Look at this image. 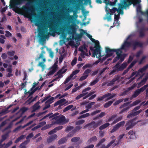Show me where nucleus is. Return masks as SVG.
Wrapping results in <instances>:
<instances>
[{
    "label": "nucleus",
    "instance_id": "50",
    "mask_svg": "<svg viewBox=\"0 0 148 148\" xmlns=\"http://www.w3.org/2000/svg\"><path fill=\"white\" fill-rule=\"evenodd\" d=\"M80 139L79 137H74L71 139V141L72 142H75L78 141Z\"/></svg>",
    "mask_w": 148,
    "mask_h": 148
},
{
    "label": "nucleus",
    "instance_id": "22",
    "mask_svg": "<svg viewBox=\"0 0 148 148\" xmlns=\"http://www.w3.org/2000/svg\"><path fill=\"white\" fill-rule=\"evenodd\" d=\"M39 101H38L33 106V110L32 111V112H34L40 108L41 107L39 105Z\"/></svg>",
    "mask_w": 148,
    "mask_h": 148
},
{
    "label": "nucleus",
    "instance_id": "54",
    "mask_svg": "<svg viewBox=\"0 0 148 148\" xmlns=\"http://www.w3.org/2000/svg\"><path fill=\"white\" fill-rule=\"evenodd\" d=\"M106 141V139L104 138H102L98 143L97 145V147H98L102 143Z\"/></svg>",
    "mask_w": 148,
    "mask_h": 148
},
{
    "label": "nucleus",
    "instance_id": "57",
    "mask_svg": "<svg viewBox=\"0 0 148 148\" xmlns=\"http://www.w3.org/2000/svg\"><path fill=\"white\" fill-rule=\"evenodd\" d=\"M91 70L90 69H87L84 71L83 73V75H87L88 77V73H90L91 72Z\"/></svg>",
    "mask_w": 148,
    "mask_h": 148
},
{
    "label": "nucleus",
    "instance_id": "63",
    "mask_svg": "<svg viewBox=\"0 0 148 148\" xmlns=\"http://www.w3.org/2000/svg\"><path fill=\"white\" fill-rule=\"evenodd\" d=\"M99 136L101 137H103L104 135L105 132L101 130L99 132Z\"/></svg>",
    "mask_w": 148,
    "mask_h": 148
},
{
    "label": "nucleus",
    "instance_id": "42",
    "mask_svg": "<svg viewBox=\"0 0 148 148\" xmlns=\"http://www.w3.org/2000/svg\"><path fill=\"white\" fill-rule=\"evenodd\" d=\"M67 140L65 138H61L58 141V144L60 145L64 143H65Z\"/></svg>",
    "mask_w": 148,
    "mask_h": 148
},
{
    "label": "nucleus",
    "instance_id": "32",
    "mask_svg": "<svg viewBox=\"0 0 148 148\" xmlns=\"http://www.w3.org/2000/svg\"><path fill=\"white\" fill-rule=\"evenodd\" d=\"M125 123V121H122L121 122L115 125L118 128V129H119L121 127H122L123 126Z\"/></svg>",
    "mask_w": 148,
    "mask_h": 148
},
{
    "label": "nucleus",
    "instance_id": "31",
    "mask_svg": "<svg viewBox=\"0 0 148 148\" xmlns=\"http://www.w3.org/2000/svg\"><path fill=\"white\" fill-rule=\"evenodd\" d=\"M135 132L132 130H131L129 131L128 133V134L129 135H131L130 136V138L133 139L134 138L135 136Z\"/></svg>",
    "mask_w": 148,
    "mask_h": 148
},
{
    "label": "nucleus",
    "instance_id": "18",
    "mask_svg": "<svg viewBox=\"0 0 148 148\" xmlns=\"http://www.w3.org/2000/svg\"><path fill=\"white\" fill-rule=\"evenodd\" d=\"M104 95L105 98H107L106 101H108L115 97L116 96V94L115 93L111 94V93H108L105 94Z\"/></svg>",
    "mask_w": 148,
    "mask_h": 148
},
{
    "label": "nucleus",
    "instance_id": "48",
    "mask_svg": "<svg viewBox=\"0 0 148 148\" xmlns=\"http://www.w3.org/2000/svg\"><path fill=\"white\" fill-rule=\"evenodd\" d=\"M8 108H7L5 110H3L1 112H0V116H1L3 115V114H5L8 113Z\"/></svg>",
    "mask_w": 148,
    "mask_h": 148
},
{
    "label": "nucleus",
    "instance_id": "44",
    "mask_svg": "<svg viewBox=\"0 0 148 148\" xmlns=\"http://www.w3.org/2000/svg\"><path fill=\"white\" fill-rule=\"evenodd\" d=\"M53 114L52 113H51L49 114H48L46 115V116H44V117L41 119V120H43L45 119L47 117H49V119H51L53 117V116H51V115Z\"/></svg>",
    "mask_w": 148,
    "mask_h": 148
},
{
    "label": "nucleus",
    "instance_id": "43",
    "mask_svg": "<svg viewBox=\"0 0 148 148\" xmlns=\"http://www.w3.org/2000/svg\"><path fill=\"white\" fill-rule=\"evenodd\" d=\"M73 107V105H69L64 108V109L63 110V112H65L69 110L70 109H71Z\"/></svg>",
    "mask_w": 148,
    "mask_h": 148
},
{
    "label": "nucleus",
    "instance_id": "46",
    "mask_svg": "<svg viewBox=\"0 0 148 148\" xmlns=\"http://www.w3.org/2000/svg\"><path fill=\"white\" fill-rule=\"evenodd\" d=\"M42 62H39L38 66L41 67L43 69H44L45 67V65L44 64L45 62H44L42 60Z\"/></svg>",
    "mask_w": 148,
    "mask_h": 148
},
{
    "label": "nucleus",
    "instance_id": "8",
    "mask_svg": "<svg viewBox=\"0 0 148 148\" xmlns=\"http://www.w3.org/2000/svg\"><path fill=\"white\" fill-rule=\"evenodd\" d=\"M103 123V120L101 119L97 121H93L86 124L84 127V128H86L88 126L90 125L92 127L95 129L97 128L99 126L102 124Z\"/></svg>",
    "mask_w": 148,
    "mask_h": 148
},
{
    "label": "nucleus",
    "instance_id": "56",
    "mask_svg": "<svg viewBox=\"0 0 148 148\" xmlns=\"http://www.w3.org/2000/svg\"><path fill=\"white\" fill-rule=\"evenodd\" d=\"M143 21V19L141 18H139L138 21L136 23V25L137 26L138 28L139 27L140 25H142V22Z\"/></svg>",
    "mask_w": 148,
    "mask_h": 148
},
{
    "label": "nucleus",
    "instance_id": "7",
    "mask_svg": "<svg viewBox=\"0 0 148 148\" xmlns=\"http://www.w3.org/2000/svg\"><path fill=\"white\" fill-rule=\"evenodd\" d=\"M22 12L24 16L29 18H32V16L34 14V9L30 8L23 6L21 9Z\"/></svg>",
    "mask_w": 148,
    "mask_h": 148
},
{
    "label": "nucleus",
    "instance_id": "12",
    "mask_svg": "<svg viewBox=\"0 0 148 148\" xmlns=\"http://www.w3.org/2000/svg\"><path fill=\"white\" fill-rule=\"evenodd\" d=\"M67 70V69H64V67H63L62 69L60 70L57 73V75H57L58 76L56 78L54 79L52 82H54L55 81L57 80L60 78L62 77V74L66 72Z\"/></svg>",
    "mask_w": 148,
    "mask_h": 148
},
{
    "label": "nucleus",
    "instance_id": "9",
    "mask_svg": "<svg viewBox=\"0 0 148 148\" xmlns=\"http://www.w3.org/2000/svg\"><path fill=\"white\" fill-rule=\"evenodd\" d=\"M148 68V64L146 65L145 66H144L143 68L140 69L138 72H133L131 74V76L130 77H132L136 75V76H137L138 75L141 77H142L143 75V72L147 68Z\"/></svg>",
    "mask_w": 148,
    "mask_h": 148
},
{
    "label": "nucleus",
    "instance_id": "6",
    "mask_svg": "<svg viewBox=\"0 0 148 148\" xmlns=\"http://www.w3.org/2000/svg\"><path fill=\"white\" fill-rule=\"evenodd\" d=\"M86 35L90 39V40L93 42L95 43L96 45V48L94 51L92 56L95 57L96 56L97 58L101 57V56L99 49L100 46L99 41H96L95 39L92 38V36L86 33Z\"/></svg>",
    "mask_w": 148,
    "mask_h": 148
},
{
    "label": "nucleus",
    "instance_id": "3",
    "mask_svg": "<svg viewBox=\"0 0 148 148\" xmlns=\"http://www.w3.org/2000/svg\"><path fill=\"white\" fill-rule=\"evenodd\" d=\"M123 8V4H121V3L119 4L118 9L116 8H113L112 9H110L108 7V5H107L106 7V10L107 12V14L105 17L104 18V19L107 20L108 21H110L111 19V14H113L116 11L118 13V14L117 15L114 14V23L116 22L119 25L118 21L120 18V14H123V12L122 10Z\"/></svg>",
    "mask_w": 148,
    "mask_h": 148
},
{
    "label": "nucleus",
    "instance_id": "4",
    "mask_svg": "<svg viewBox=\"0 0 148 148\" xmlns=\"http://www.w3.org/2000/svg\"><path fill=\"white\" fill-rule=\"evenodd\" d=\"M116 55L117 56L114 59L113 62L114 63L115 62L119 59H120V60L114 67V69L110 73V75L114 73H116L118 71L123 70L126 67L127 64V63H124L121 66H119V65L124 60L126 55L124 54H123L122 51H119L116 52Z\"/></svg>",
    "mask_w": 148,
    "mask_h": 148
},
{
    "label": "nucleus",
    "instance_id": "60",
    "mask_svg": "<svg viewBox=\"0 0 148 148\" xmlns=\"http://www.w3.org/2000/svg\"><path fill=\"white\" fill-rule=\"evenodd\" d=\"M73 76H71V75L69 76L68 77L65 81L64 82V83L66 84V83H68L70 81V80L71 79V78L73 77Z\"/></svg>",
    "mask_w": 148,
    "mask_h": 148
},
{
    "label": "nucleus",
    "instance_id": "16",
    "mask_svg": "<svg viewBox=\"0 0 148 148\" xmlns=\"http://www.w3.org/2000/svg\"><path fill=\"white\" fill-rule=\"evenodd\" d=\"M56 119L58 120L59 123L63 124L68 122L69 121V119H66L65 117L63 116H60L57 117Z\"/></svg>",
    "mask_w": 148,
    "mask_h": 148
},
{
    "label": "nucleus",
    "instance_id": "23",
    "mask_svg": "<svg viewBox=\"0 0 148 148\" xmlns=\"http://www.w3.org/2000/svg\"><path fill=\"white\" fill-rule=\"evenodd\" d=\"M119 78V76L118 75H116L115 77L112 79V80L110 81V82L107 84L108 86H110L114 84V82L118 80Z\"/></svg>",
    "mask_w": 148,
    "mask_h": 148
},
{
    "label": "nucleus",
    "instance_id": "36",
    "mask_svg": "<svg viewBox=\"0 0 148 148\" xmlns=\"http://www.w3.org/2000/svg\"><path fill=\"white\" fill-rule=\"evenodd\" d=\"M141 101L139 100H137L134 101L130 105V107L138 105L140 103Z\"/></svg>",
    "mask_w": 148,
    "mask_h": 148
},
{
    "label": "nucleus",
    "instance_id": "30",
    "mask_svg": "<svg viewBox=\"0 0 148 148\" xmlns=\"http://www.w3.org/2000/svg\"><path fill=\"white\" fill-rule=\"evenodd\" d=\"M110 125V123H107L100 126L99 129L100 130H102L105 129Z\"/></svg>",
    "mask_w": 148,
    "mask_h": 148
},
{
    "label": "nucleus",
    "instance_id": "19",
    "mask_svg": "<svg viewBox=\"0 0 148 148\" xmlns=\"http://www.w3.org/2000/svg\"><path fill=\"white\" fill-rule=\"evenodd\" d=\"M67 103L65 99H62L56 102L54 104V106H56L58 105H60V106L64 105Z\"/></svg>",
    "mask_w": 148,
    "mask_h": 148
},
{
    "label": "nucleus",
    "instance_id": "53",
    "mask_svg": "<svg viewBox=\"0 0 148 148\" xmlns=\"http://www.w3.org/2000/svg\"><path fill=\"white\" fill-rule=\"evenodd\" d=\"M148 87V84L146 85H145L144 86L142 87L140 89H138L139 90V91L140 92H141L143 91L145 89H146Z\"/></svg>",
    "mask_w": 148,
    "mask_h": 148
},
{
    "label": "nucleus",
    "instance_id": "34",
    "mask_svg": "<svg viewBox=\"0 0 148 148\" xmlns=\"http://www.w3.org/2000/svg\"><path fill=\"white\" fill-rule=\"evenodd\" d=\"M47 50L49 52V56L50 57L52 58H53L54 57L53 52L52 51L51 49H49L48 48H47Z\"/></svg>",
    "mask_w": 148,
    "mask_h": 148
},
{
    "label": "nucleus",
    "instance_id": "26",
    "mask_svg": "<svg viewBox=\"0 0 148 148\" xmlns=\"http://www.w3.org/2000/svg\"><path fill=\"white\" fill-rule=\"evenodd\" d=\"M8 137V134H5L2 136V139L0 140V148H2V145H1L2 143Z\"/></svg>",
    "mask_w": 148,
    "mask_h": 148
},
{
    "label": "nucleus",
    "instance_id": "27",
    "mask_svg": "<svg viewBox=\"0 0 148 148\" xmlns=\"http://www.w3.org/2000/svg\"><path fill=\"white\" fill-rule=\"evenodd\" d=\"M106 113L104 112H101L100 114L99 115H97V116H95L93 118V120L94 121L96 120H97L99 118H102L106 115Z\"/></svg>",
    "mask_w": 148,
    "mask_h": 148
},
{
    "label": "nucleus",
    "instance_id": "52",
    "mask_svg": "<svg viewBox=\"0 0 148 148\" xmlns=\"http://www.w3.org/2000/svg\"><path fill=\"white\" fill-rule=\"evenodd\" d=\"M37 97H38V96H36L35 97H34L32 99H32V97H31L30 98H29V99H28V100L27 101H30V102H29V103L30 104L33 101H35L36 99L37 98Z\"/></svg>",
    "mask_w": 148,
    "mask_h": 148
},
{
    "label": "nucleus",
    "instance_id": "58",
    "mask_svg": "<svg viewBox=\"0 0 148 148\" xmlns=\"http://www.w3.org/2000/svg\"><path fill=\"white\" fill-rule=\"evenodd\" d=\"M54 99V98L52 97L49 99L46 102V103H48L50 104L53 102Z\"/></svg>",
    "mask_w": 148,
    "mask_h": 148
},
{
    "label": "nucleus",
    "instance_id": "38",
    "mask_svg": "<svg viewBox=\"0 0 148 148\" xmlns=\"http://www.w3.org/2000/svg\"><path fill=\"white\" fill-rule=\"evenodd\" d=\"M12 143V141H10L7 144H4L3 145H2V147L4 146V148H8V147L10 146Z\"/></svg>",
    "mask_w": 148,
    "mask_h": 148
},
{
    "label": "nucleus",
    "instance_id": "49",
    "mask_svg": "<svg viewBox=\"0 0 148 148\" xmlns=\"http://www.w3.org/2000/svg\"><path fill=\"white\" fill-rule=\"evenodd\" d=\"M139 90L138 89L135 92L134 94L132 95L133 97H136L140 94V92Z\"/></svg>",
    "mask_w": 148,
    "mask_h": 148
},
{
    "label": "nucleus",
    "instance_id": "5",
    "mask_svg": "<svg viewBox=\"0 0 148 148\" xmlns=\"http://www.w3.org/2000/svg\"><path fill=\"white\" fill-rule=\"evenodd\" d=\"M77 17V15H76V18L74 19L73 15H70L69 14L67 15L66 18L69 21L68 22L67 28L69 29V34L73 35L74 33L76 26L75 23Z\"/></svg>",
    "mask_w": 148,
    "mask_h": 148
},
{
    "label": "nucleus",
    "instance_id": "24",
    "mask_svg": "<svg viewBox=\"0 0 148 148\" xmlns=\"http://www.w3.org/2000/svg\"><path fill=\"white\" fill-rule=\"evenodd\" d=\"M148 78V73L147 74L145 77L143 79L141 82L138 83V85L137 86L138 88H139L141 86L144 84L146 82L147 80V79Z\"/></svg>",
    "mask_w": 148,
    "mask_h": 148
},
{
    "label": "nucleus",
    "instance_id": "17",
    "mask_svg": "<svg viewBox=\"0 0 148 148\" xmlns=\"http://www.w3.org/2000/svg\"><path fill=\"white\" fill-rule=\"evenodd\" d=\"M117 0H104V2L106 4V6L108 5V7L115 5Z\"/></svg>",
    "mask_w": 148,
    "mask_h": 148
},
{
    "label": "nucleus",
    "instance_id": "64",
    "mask_svg": "<svg viewBox=\"0 0 148 148\" xmlns=\"http://www.w3.org/2000/svg\"><path fill=\"white\" fill-rule=\"evenodd\" d=\"M117 116V114H115L112 115L110 118H109L108 121H111L113 119L115 118V117Z\"/></svg>",
    "mask_w": 148,
    "mask_h": 148
},
{
    "label": "nucleus",
    "instance_id": "40",
    "mask_svg": "<svg viewBox=\"0 0 148 148\" xmlns=\"http://www.w3.org/2000/svg\"><path fill=\"white\" fill-rule=\"evenodd\" d=\"M88 93H83L78 95L75 98L76 100H78L87 94Z\"/></svg>",
    "mask_w": 148,
    "mask_h": 148
},
{
    "label": "nucleus",
    "instance_id": "28",
    "mask_svg": "<svg viewBox=\"0 0 148 148\" xmlns=\"http://www.w3.org/2000/svg\"><path fill=\"white\" fill-rule=\"evenodd\" d=\"M145 30V29L143 26H142L140 29L139 34L140 37H142L144 36V32Z\"/></svg>",
    "mask_w": 148,
    "mask_h": 148
},
{
    "label": "nucleus",
    "instance_id": "35",
    "mask_svg": "<svg viewBox=\"0 0 148 148\" xmlns=\"http://www.w3.org/2000/svg\"><path fill=\"white\" fill-rule=\"evenodd\" d=\"M114 100L112 101H109L105 104L104 107L105 108H107L109 107L112 103Z\"/></svg>",
    "mask_w": 148,
    "mask_h": 148
},
{
    "label": "nucleus",
    "instance_id": "13",
    "mask_svg": "<svg viewBox=\"0 0 148 148\" xmlns=\"http://www.w3.org/2000/svg\"><path fill=\"white\" fill-rule=\"evenodd\" d=\"M58 63V61L57 60L51 68L49 72L47 74L49 76L53 74L58 69V67L57 65Z\"/></svg>",
    "mask_w": 148,
    "mask_h": 148
},
{
    "label": "nucleus",
    "instance_id": "2",
    "mask_svg": "<svg viewBox=\"0 0 148 148\" xmlns=\"http://www.w3.org/2000/svg\"><path fill=\"white\" fill-rule=\"evenodd\" d=\"M131 35L129 36L126 39V40L125 42L122 45V47L120 49H111L109 48H106L107 55L103 56V57L101 58L102 60H104L108 57L113 55L114 52H116H116L119 51H121V49H124L126 51L127 49L129 47L133 46L134 47V49H135V47L138 46H140V43L137 41H132L130 42H127V40L130 38Z\"/></svg>",
    "mask_w": 148,
    "mask_h": 148
},
{
    "label": "nucleus",
    "instance_id": "59",
    "mask_svg": "<svg viewBox=\"0 0 148 148\" xmlns=\"http://www.w3.org/2000/svg\"><path fill=\"white\" fill-rule=\"evenodd\" d=\"M5 33V36L6 37H9L12 36V34L9 32L6 31Z\"/></svg>",
    "mask_w": 148,
    "mask_h": 148
},
{
    "label": "nucleus",
    "instance_id": "37",
    "mask_svg": "<svg viewBox=\"0 0 148 148\" xmlns=\"http://www.w3.org/2000/svg\"><path fill=\"white\" fill-rule=\"evenodd\" d=\"M85 121L84 120H80L75 121V124L77 125H79L84 123Z\"/></svg>",
    "mask_w": 148,
    "mask_h": 148
},
{
    "label": "nucleus",
    "instance_id": "21",
    "mask_svg": "<svg viewBox=\"0 0 148 148\" xmlns=\"http://www.w3.org/2000/svg\"><path fill=\"white\" fill-rule=\"evenodd\" d=\"M45 53V52L44 51H41V53L40 54L39 56L36 59V60L38 61L40 59H41L44 62H46V59L44 57V54Z\"/></svg>",
    "mask_w": 148,
    "mask_h": 148
},
{
    "label": "nucleus",
    "instance_id": "33",
    "mask_svg": "<svg viewBox=\"0 0 148 148\" xmlns=\"http://www.w3.org/2000/svg\"><path fill=\"white\" fill-rule=\"evenodd\" d=\"M40 89H39V87H37L35 88H34L33 90L32 91H31V90L29 91L27 93H29V96H30V95H32L37 90H40Z\"/></svg>",
    "mask_w": 148,
    "mask_h": 148
},
{
    "label": "nucleus",
    "instance_id": "29",
    "mask_svg": "<svg viewBox=\"0 0 148 148\" xmlns=\"http://www.w3.org/2000/svg\"><path fill=\"white\" fill-rule=\"evenodd\" d=\"M97 140V138L96 136H94L89 139L87 141L88 144L92 142H96Z\"/></svg>",
    "mask_w": 148,
    "mask_h": 148
},
{
    "label": "nucleus",
    "instance_id": "14",
    "mask_svg": "<svg viewBox=\"0 0 148 148\" xmlns=\"http://www.w3.org/2000/svg\"><path fill=\"white\" fill-rule=\"evenodd\" d=\"M129 103H126L122 105L120 107V108H124L119 112V114H122L125 112L126 111L130 108V105H128Z\"/></svg>",
    "mask_w": 148,
    "mask_h": 148
},
{
    "label": "nucleus",
    "instance_id": "11",
    "mask_svg": "<svg viewBox=\"0 0 148 148\" xmlns=\"http://www.w3.org/2000/svg\"><path fill=\"white\" fill-rule=\"evenodd\" d=\"M37 0H15L14 3V5H17L21 4L23 2L25 1H27L28 2L26 3V5L29 6L30 4L33 3Z\"/></svg>",
    "mask_w": 148,
    "mask_h": 148
},
{
    "label": "nucleus",
    "instance_id": "51",
    "mask_svg": "<svg viewBox=\"0 0 148 148\" xmlns=\"http://www.w3.org/2000/svg\"><path fill=\"white\" fill-rule=\"evenodd\" d=\"M27 108H22L19 111V112L21 113V115L23 114L27 110Z\"/></svg>",
    "mask_w": 148,
    "mask_h": 148
},
{
    "label": "nucleus",
    "instance_id": "1",
    "mask_svg": "<svg viewBox=\"0 0 148 148\" xmlns=\"http://www.w3.org/2000/svg\"><path fill=\"white\" fill-rule=\"evenodd\" d=\"M35 25L38 26V29L39 30L38 36L40 39L41 44L43 45L46 38H48L49 33L48 32V28H55L56 32L58 34H63L65 30L64 27H59L57 25L56 27L53 26V24L51 21H47L44 17V18H40V21H37L35 24Z\"/></svg>",
    "mask_w": 148,
    "mask_h": 148
},
{
    "label": "nucleus",
    "instance_id": "10",
    "mask_svg": "<svg viewBox=\"0 0 148 148\" xmlns=\"http://www.w3.org/2000/svg\"><path fill=\"white\" fill-rule=\"evenodd\" d=\"M79 51H81L80 56L82 58H84V55L88 56L87 49L85 45L80 46L78 49Z\"/></svg>",
    "mask_w": 148,
    "mask_h": 148
},
{
    "label": "nucleus",
    "instance_id": "62",
    "mask_svg": "<svg viewBox=\"0 0 148 148\" xmlns=\"http://www.w3.org/2000/svg\"><path fill=\"white\" fill-rule=\"evenodd\" d=\"M109 69V68L108 67H106L103 68V69L101 70L100 71V73L99 74V75H101L104 72H105L106 70L107 69Z\"/></svg>",
    "mask_w": 148,
    "mask_h": 148
},
{
    "label": "nucleus",
    "instance_id": "61",
    "mask_svg": "<svg viewBox=\"0 0 148 148\" xmlns=\"http://www.w3.org/2000/svg\"><path fill=\"white\" fill-rule=\"evenodd\" d=\"M88 77L87 75H83L79 79V80L82 81L86 79Z\"/></svg>",
    "mask_w": 148,
    "mask_h": 148
},
{
    "label": "nucleus",
    "instance_id": "15",
    "mask_svg": "<svg viewBox=\"0 0 148 148\" xmlns=\"http://www.w3.org/2000/svg\"><path fill=\"white\" fill-rule=\"evenodd\" d=\"M136 124L133 122L132 120H130L128 121L125 125L126 130H128L132 128Z\"/></svg>",
    "mask_w": 148,
    "mask_h": 148
},
{
    "label": "nucleus",
    "instance_id": "45",
    "mask_svg": "<svg viewBox=\"0 0 148 148\" xmlns=\"http://www.w3.org/2000/svg\"><path fill=\"white\" fill-rule=\"evenodd\" d=\"M25 137V135H21L20 136L18 137L15 141V143H16L20 141L23 138Z\"/></svg>",
    "mask_w": 148,
    "mask_h": 148
},
{
    "label": "nucleus",
    "instance_id": "41",
    "mask_svg": "<svg viewBox=\"0 0 148 148\" xmlns=\"http://www.w3.org/2000/svg\"><path fill=\"white\" fill-rule=\"evenodd\" d=\"M90 116V114L89 113H86L85 114H82L79 116L78 118V119H82L83 118H85L88 117Z\"/></svg>",
    "mask_w": 148,
    "mask_h": 148
},
{
    "label": "nucleus",
    "instance_id": "47",
    "mask_svg": "<svg viewBox=\"0 0 148 148\" xmlns=\"http://www.w3.org/2000/svg\"><path fill=\"white\" fill-rule=\"evenodd\" d=\"M101 111V110H97L96 111H94L90 113V115L91 116H94L95 115L97 114L98 113H99Z\"/></svg>",
    "mask_w": 148,
    "mask_h": 148
},
{
    "label": "nucleus",
    "instance_id": "39",
    "mask_svg": "<svg viewBox=\"0 0 148 148\" xmlns=\"http://www.w3.org/2000/svg\"><path fill=\"white\" fill-rule=\"evenodd\" d=\"M123 119V117L122 116H120L116 119H115V120H114V121L112 122L113 124H114L118 122L121 120L122 119Z\"/></svg>",
    "mask_w": 148,
    "mask_h": 148
},
{
    "label": "nucleus",
    "instance_id": "20",
    "mask_svg": "<svg viewBox=\"0 0 148 148\" xmlns=\"http://www.w3.org/2000/svg\"><path fill=\"white\" fill-rule=\"evenodd\" d=\"M142 111V110H140L136 112L132 111L130 114L128 115L127 118H130L135 116L137 115L140 114Z\"/></svg>",
    "mask_w": 148,
    "mask_h": 148
},
{
    "label": "nucleus",
    "instance_id": "25",
    "mask_svg": "<svg viewBox=\"0 0 148 148\" xmlns=\"http://www.w3.org/2000/svg\"><path fill=\"white\" fill-rule=\"evenodd\" d=\"M58 136L56 134H54L50 136L47 140V141L48 143H50L56 138Z\"/></svg>",
    "mask_w": 148,
    "mask_h": 148
},
{
    "label": "nucleus",
    "instance_id": "55",
    "mask_svg": "<svg viewBox=\"0 0 148 148\" xmlns=\"http://www.w3.org/2000/svg\"><path fill=\"white\" fill-rule=\"evenodd\" d=\"M99 81V79L97 77L96 79L93 80L90 83V85L93 86L96 84Z\"/></svg>",
    "mask_w": 148,
    "mask_h": 148
}]
</instances>
